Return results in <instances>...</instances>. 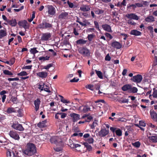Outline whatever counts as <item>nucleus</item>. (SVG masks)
Listing matches in <instances>:
<instances>
[{
    "instance_id": "f257e3e1",
    "label": "nucleus",
    "mask_w": 157,
    "mask_h": 157,
    "mask_svg": "<svg viewBox=\"0 0 157 157\" xmlns=\"http://www.w3.org/2000/svg\"><path fill=\"white\" fill-rule=\"evenodd\" d=\"M36 152V147L35 145L32 143L28 144L26 148L23 151L24 154L29 156L32 155Z\"/></svg>"
},
{
    "instance_id": "f03ea898",
    "label": "nucleus",
    "mask_w": 157,
    "mask_h": 157,
    "mask_svg": "<svg viewBox=\"0 0 157 157\" xmlns=\"http://www.w3.org/2000/svg\"><path fill=\"white\" fill-rule=\"evenodd\" d=\"M52 26V23L49 22L48 20H43L42 22L39 25V28L43 29H50Z\"/></svg>"
},
{
    "instance_id": "7ed1b4c3",
    "label": "nucleus",
    "mask_w": 157,
    "mask_h": 157,
    "mask_svg": "<svg viewBox=\"0 0 157 157\" xmlns=\"http://www.w3.org/2000/svg\"><path fill=\"white\" fill-rule=\"evenodd\" d=\"M79 53L84 57H88L90 55V51L86 47H82L78 49Z\"/></svg>"
},
{
    "instance_id": "20e7f679",
    "label": "nucleus",
    "mask_w": 157,
    "mask_h": 157,
    "mask_svg": "<svg viewBox=\"0 0 157 157\" xmlns=\"http://www.w3.org/2000/svg\"><path fill=\"white\" fill-rule=\"evenodd\" d=\"M46 7L47 8V11L46 13H48V16L52 17L55 15L56 13V10L55 8L52 5H48Z\"/></svg>"
},
{
    "instance_id": "39448f33",
    "label": "nucleus",
    "mask_w": 157,
    "mask_h": 157,
    "mask_svg": "<svg viewBox=\"0 0 157 157\" xmlns=\"http://www.w3.org/2000/svg\"><path fill=\"white\" fill-rule=\"evenodd\" d=\"M11 127L14 129L20 131H22L24 130L22 125L18 122H13L11 125Z\"/></svg>"
},
{
    "instance_id": "423d86ee",
    "label": "nucleus",
    "mask_w": 157,
    "mask_h": 157,
    "mask_svg": "<svg viewBox=\"0 0 157 157\" xmlns=\"http://www.w3.org/2000/svg\"><path fill=\"white\" fill-rule=\"evenodd\" d=\"M143 79V77L142 75L138 74L134 75L131 78L132 81L136 83H140L141 82Z\"/></svg>"
},
{
    "instance_id": "0eeeda50",
    "label": "nucleus",
    "mask_w": 157,
    "mask_h": 157,
    "mask_svg": "<svg viewBox=\"0 0 157 157\" xmlns=\"http://www.w3.org/2000/svg\"><path fill=\"white\" fill-rule=\"evenodd\" d=\"M86 104V105L80 106L79 109L82 112L86 113L89 111H90V104Z\"/></svg>"
},
{
    "instance_id": "6e6552de",
    "label": "nucleus",
    "mask_w": 157,
    "mask_h": 157,
    "mask_svg": "<svg viewBox=\"0 0 157 157\" xmlns=\"http://www.w3.org/2000/svg\"><path fill=\"white\" fill-rule=\"evenodd\" d=\"M9 135L11 138L16 140H19L20 137L17 132L15 130L10 131Z\"/></svg>"
},
{
    "instance_id": "1a4fd4ad",
    "label": "nucleus",
    "mask_w": 157,
    "mask_h": 157,
    "mask_svg": "<svg viewBox=\"0 0 157 157\" xmlns=\"http://www.w3.org/2000/svg\"><path fill=\"white\" fill-rule=\"evenodd\" d=\"M109 132V129L101 128L100 131L98 132V136L101 137H104L108 134Z\"/></svg>"
},
{
    "instance_id": "9d476101",
    "label": "nucleus",
    "mask_w": 157,
    "mask_h": 157,
    "mask_svg": "<svg viewBox=\"0 0 157 157\" xmlns=\"http://www.w3.org/2000/svg\"><path fill=\"white\" fill-rule=\"evenodd\" d=\"M51 34L50 33H46L42 34L41 40L42 41H48L51 39Z\"/></svg>"
},
{
    "instance_id": "9b49d317",
    "label": "nucleus",
    "mask_w": 157,
    "mask_h": 157,
    "mask_svg": "<svg viewBox=\"0 0 157 157\" xmlns=\"http://www.w3.org/2000/svg\"><path fill=\"white\" fill-rule=\"evenodd\" d=\"M18 24L20 26H22L25 29H29V25H28L27 21L25 20L19 21Z\"/></svg>"
},
{
    "instance_id": "f8f14e48",
    "label": "nucleus",
    "mask_w": 157,
    "mask_h": 157,
    "mask_svg": "<svg viewBox=\"0 0 157 157\" xmlns=\"http://www.w3.org/2000/svg\"><path fill=\"white\" fill-rule=\"evenodd\" d=\"M151 119L157 122V113L153 109H151L150 112Z\"/></svg>"
},
{
    "instance_id": "ddd939ff",
    "label": "nucleus",
    "mask_w": 157,
    "mask_h": 157,
    "mask_svg": "<svg viewBox=\"0 0 157 157\" xmlns=\"http://www.w3.org/2000/svg\"><path fill=\"white\" fill-rule=\"evenodd\" d=\"M50 141L52 143H54L57 144L61 142V140L57 136H53L50 139Z\"/></svg>"
},
{
    "instance_id": "4468645a",
    "label": "nucleus",
    "mask_w": 157,
    "mask_h": 157,
    "mask_svg": "<svg viewBox=\"0 0 157 157\" xmlns=\"http://www.w3.org/2000/svg\"><path fill=\"white\" fill-rule=\"evenodd\" d=\"M70 116L72 118L73 122L76 121L80 119L79 114L74 113H71Z\"/></svg>"
},
{
    "instance_id": "2eb2a0df",
    "label": "nucleus",
    "mask_w": 157,
    "mask_h": 157,
    "mask_svg": "<svg viewBox=\"0 0 157 157\" xmlns=\"http://www.w3.org/2000/svg\"><path fill=\"white\" fill-rule=\"evenodd\" d=\"M111 46L117 49H120L122 47V45L118 42L115 41L113 42L111 44Z\"/></svg>"
},
{
    "instance_id": "dca6fc26",
    "label": "nucleus",
    "mask_w": 157,
    "mask_h": 157,
    "mask_svg": "<svg viewBox=\"0 0 157 157\" xmlns=\"http://www.w3.org/2000/svg\"><path fill=\"white\" fill-rule=\"evenodd\" d=\"M126 17L128 19H133L138 20L139 19L138 17L135 14L133 13H128L125 15Z\"/></svg>"
},
{
    "instance_id": "f3484780",
    "label": "nucleus",
    "mask_w": 157,
    "mask_h": 157,
    "mask_svg": "<svg viewBox=\"0 0 157 157\" xmlns=\"http://www.w3.org/2000/svg\"><path fill=\"white\" fill-rule=\"evenodd\" d=\"M48 75V73L45 71H42L36 73V75L40 78H45Z\"/></svg>"
},
{
    "instance_id": "a211bd4d",
    "label": "nucleus",
    "mask_w": 157,
    "mask_h": 157,
    "mask_svg": "<svg viewBox=\"0 0 157 157\" xmlns=\"http://www.w3.org/2000/svg\"><path fill=\"white\" fill-rule=\"evenodd\" d=\"M40 102V100L38 98L34 101V104L35 106V109L36 111H37L39 109Z\"/></svg>"
},
{
    "instance_id": "6ab92c4d",
    "label": "nucleus",
    "mask_w": 157,
    "mask_h": 157,
    "mask_svg": "<svg viewBox=\"0 0 157 157\" xmlns=\"http://www.w3.org/2000/svg\"><path fill=\"white\" fill-rule=\"evenodd\" d=\"M68 14L67 12H62L59 15L58 17L59 19H65L67 18Z\"/></svg>"
},
{
    "instance_id": "aec40b11",
    "label": "nucleus",
    "mask_w": 157,
    "mask_h": 157,
    "mask_svg": "<svg viewBox=\"0 0 157 157\" xmlns=\"http://www.w3.org/2000/svg\"><path fill=\"white\" fill-rule=\"evenodd\" d=\"M102 27L103 29L108 32H110L111 31V27L108 24L103 25Z\"/></svg>"
},
{
    "instance_id": "412c9836",
    "label": "nucleus",
    "mask_w": 157,
    "mask_h": 157,
    "mask_svg": "<svg viewBox=\"0 0 157 157\" xmlns=\"http://www.w3.org/2000/svg\"><path fill=\"white\" fill-rule=\"evenodd\" d=\"M132 87V86L129 84H127L124 85L122 87V90L124 91H127L128 90H130L131 87Z\"/></svg>"
},
{
    "instance_id": "4be33fe9",
    "label": "nucleus",
    "mask_w": 157,
    "mask_h": 157,
    "mask_svg": "<svg viewBox=\"0 0 157 157\" xmlns=\"http://www.w3.org/2000/svg\"><path fill=\"white\" fill-rule=\"evenodd\" d=\"M130 34L132 35L138 36L140 35L141 33L140 31L134 29L131 31Z\"/></svg>"
},
{
    "instance_id": "5701e85b",
    "label": "nucleus",
    "mask_w": 157,
    "mask_h": 157,
    "mask_svg": "<svg viewBox=\"0 0 157 157\" xmlns=\"http://www.w3.org/2000/svg\"><path fill=\"white\" fill-rule=\"evenodd\" d=\"M149 140L153 143H157V135H152L148 137Z\"/></svg>"
},
{
    "instance_id": "b1692460",
    "label": "nucleus",
    "mask_w": 157,
    "mask_h": 157,
    "mask_svg": "<svg viewBox=\"0 0 157 157\" xmlns=\"http://www.w3.org/2000/svg\"><path fill=\"white\" fill-rule=\"evenodd\" d=\"M94 11L95 14L98 15L101 14L104 12V10L98 8L94 9Z\"/></svg>"
},
{
    "instance_id": "393cba45",
    "label": "nucleus",
    "mask_w": 157,
    "mask_h": 157,
    "mask_svg": "<svg viewBox=\"0 0 157 157\" xmlns=\"http://www.w3.org/2000/svg\"><path fill=\"white\" fill-rule=\"evenodd\" d=\"M7 23L12 26H15L17 23L16 19H14L12 20H9L8 21Z\"/></svg>"
},
{
    "instance_id": "a878e982",
    "label": "nucleus",
    "mask_w": 157,
    "mask_h": 157,
    "mask_svg": "<svg viewBox=\"0 0 157 157\" xmlns=\"http://www.w3.org/2000/svg\"><path fill=\"white\" fill-rule=\"evenodd\" d=\"M145 21L148 22H152L155 21V18L154 17L152 16H149L145 18Z\"/></svg>"
},
{
    "instance_id": "bb28decb",
    "label": "nucleus",
    "mask_w": 157,
    "mask_h": 157,
    "mask_svg": "<svg viewBox=\"0 0 157 157\" xmlns=\"http://www.w3.org/2000/svg\"><path fill=\"white\" fill-rule=\"evenodd\" d=\"M6 112L8 114H10L13 113H15L16 112V110L13 107L8 108Z\"/></svg>"
},
{
    "instance_id": "cd10ccee",
    "label": "nucleus",
    "mask_w": 157,
    "mask_h": 157,
    "mask_svg": "<svg viewBox=\"0 0 157 157\" xmlns=\"http://www.w3.org/2000/svg\"><path fill=\"white\" fill-rule=\"evenodd\" d=\"M87 42V40H84L83 39H80L76 41V42L78 44H85Z\"/></svg>"
},
{
    "instance_id": "c85d7f7f",
    "label": "nucleus",
    "mask_w": 157,
    "mask_h": 157,
    "mask_svg": "<svg viewBox=\"0 0 157 157\" xmlns=\"http://www.w3.org/2000/svg\"><path fill=\"white\" fill-rule=\"evenodd\" d=\"M46 123V121H44L41 122H39L37 124L38 127L40 128H44L45 126V123Z\"/></svg>"
},
{
    "instance_id": "c756f323",
    "label": "nucleus",
    "mask_w": 157,
    "mask_h": 157,
    "mask_svg": "<svg viewBox=\"0 0 157 157\" xmlns=\"http://www.w3.org/2000/svg\"><path fill=\"white\" fill-rule=\"evenodd\" d=\"M7 35V33L6 31L0 29V39L6 36Z\"/></svg>"
},
{
    "instance_id": "7c9ffc66",
    "label": "nucleus",
    "mask_w": 157,
    "mask_h": 157,
    "mask_svg": "<svg viewBox=\"0 0 157 157\" xmlns=\"http://www.w3.org/2000/svg\"><path fill=\"white\" fill-rule=\"evenodd\" d=\"M152 96L154 98H157V89L155 88H153V92L152 95L150 94L149 95V98H150Z\"/></svg>"
},
{
    "instance_id": "2f4dec72",
    "label": "nucleus",
    "mask_w": 157,
    "mask_h": 157,
    "mask_svg": "<svg viewBox=\"0 0 157 157\" xmlns=\"http://www.w3.org/2000/svg\"><path fill=\"white\" fill-rule=\"evenodd\" d=\"M84 145L85 147L86 148V150L88 151H90L92 150V147L87 143H84Z\"/></svg>"
},
{
    "instance_id": "473e14b6",
    "label": "nucleus",
    "mask_w": 157,
    "mask_h": 157,
    "mask_svg": "<svg viewBox=\"0 0 157 157\" xmlns=\"http://www.w3.org/2000/svg\"><path fill=\"white\" fill-rule=\"evenodd\" d=\"M80 9L83 11H87L90 9L89 6L85 5L80 7Z\"/></svg>"
},
{
    "instance_id": "72a5a7b5",
    "label": "nucleus",
    "mask_w": 157,
    "mask_h": 157,
    "mask_svg": "<svg viewBox=\"0 0 157 157\" xmlns=\"http://www.w3.org/2000/svg\"><path fill=\"white\" fill-rule=\"evenodd\" d=\"M3 72L5 75L10 76V77H12V75H13V73L8 70H4L3 71Z\"/></svg>"
},
{
    "instance_id": "f704fd0d",
    "label": "nucleus",
    "mask_w": 157,
    "mask_h": 157,
    "mask_svg": "<svg viewBox=\"0 0 157 157\" xmlns=\"http://www.w3.org/2000/svg\"><path fill=\"white\" fill-rule=\"evenodd\" d=\"M96 73L98 77L101 79H103V77L102 76V73L99 71H98L97 70H95Z\"/></svg>"
},
{
    "instance_id": "c9c22d12",
    "label": "nucleus",
    "mask_w": 157,
    "mask_h": 157,
    "mask_svg": "<svg viewBox=\"0 0 157 157\" xmlns=\"http://www.w3.org/2000/svg\"><path fill=\"white\" fill-rule=\"evenodd\" d=\"M59 96L60 98L61 101L63 103H70V102L69 101H67V100L64 99L63 97L60 95H59Z\"/></svg>"
},
{
    "instance_id": "e433bc0d",
    "label": "nucleus",
    "mask_w": 157,
    "mask_h": 157,
    "mask_svg": "<svg viewBox=\"0 0 157 157\" xmlns=\"http://www.w3.org/2000/svg\"><path fill=\"white\" fill-rule=\"evenodd\" d=\"M81 147V145L80 144L76 143V142H75V143H73L72 145H71V148H76Z\"/></svg>"
},
{
    "instance_id": "4c0bfd02",
    "label": "nucleus",
    "mask_w": 157,
    "mask_h": 157,
    "mask_svg": "<svg viewBox=\"0 0 157 157\" xmlns=\"http://www.w3.org/2000/svg\"><path fill=\"white\" fill-rule=\"evenodd\" d=\"M36 48H31L30 50V53L35 55V54L38 52V51L36 50Z\"/></svg>"
},
{
    "instance_id": "58836bf2",
    "label": "nucleus",
    "mask_w": 157,
    "mask_h": 157,
    "mask_svg": "<svg viewBox=\"0 0 157 157\" xmlns=\"http://www.w3.org/2000/svg\"><path fill=\"white\" fill-rule=\"evenodd\" d=\"M50 58L49 56H46V57H40L38 58V59L39 60H42L44 61L45 60H48Z\"/></svg>"
},
{
    "instance_id": "ea45409f",
    "label": "nucleus",
    "mask_w": 157,
    "mask_h": 157,
    "mask_svg": "<svg viewBox=\"0 0 157 157\" xmlns=\"http://www.w3.org/2000/svg\"><path fill=\"white\" fill-rule=\"evenodd\" d=\"M115 133L118 136H121L122 135V131L119 128L116 130Z\"/></svg>"
},
{
    "instance_id": "a19ab883",
    "label": "nucleus",
    "mask_w": 157,
    "mask_h": 157,
    "mask_svg": "<svg viewBox=\"0 0 157 157\" xmlns=\"http://www.w3.org/2000/svg\"><path fill=\"white\" fill-rule=\"evenodd\" d=\"M130 91L133 93H136L138 91L137 88L135 87H131V89L130 90Z\"/></svg>"
},
{
    "instance_id": "79ce46f5",
    "label": "nucleus",
    "mask_w": 157,
    "mask_h": 157,
    "mask_svg": "<svg viewBox=\"0 0 157 157\" xmlns=\"http://www.w3.org/2000/svg\"><path fill=\"white\" fill-rule=\"evenodd\" d=\"M97 121L95 120L93 122V123L90 125V127L91 128L94 129L95 127H96L97 125Z\"/></svg>"
},
{
    "instance_id": "37998d69",
    "label": "nucleus",
    "mask_w": 157,
    "mask_h": 157,
    "mask_svg": "<svg viewBox=\"0 0 157 157\" xmlns=\"http://www.w3.org/2000/svg\"><path fill=\"white\" fill-rule=\"evenodd\" d=\"M18 76H26L28 75V73L25 71H22L17 74Z\"/></svg>"
},
{
    "instance_id": "c03bdc74",
    "label": "nucleus",
    "mask_w": 157,
    "mask_h": 157,
    "mask_svg": "<svg viewBox=\"0 0 157 157\" xmlns=\"http://www.w3.org/2000/svg\"><path fill=\"white\" fill-rule=\"evenodd\" d=\"M132 145L136 147H139L140 145V143L139 141H136L132 143Z\"/></svg>"
},
{
    "instance_id": "a18cd8bd",
    "label": "nucleus",
    "mask_w": 157,
    "mask_h": 157,
    "mask_svg": "<svg viewBox=\"0 0 157 157\" xmlns=\"http://www.w3.org/2000/svg\"><path fill=\"white\" fill-rule=\"evenodd\" d=\"M94 35H93V34L88 35L87 36V38L88 39V40L89 41H91L92 40L93 38L94 37Z\"/></svg>"
},
{
    "instance_id": "49530a36",
    "label": "nucleus",
    "mask_w": 157,
    "mask_h": 157,
    "mask_svg": "<svg viewBox=\"0 0 157 157\" xmlns=\"http://www.w3.org/2000/svg\"><path fill=\"white\" fill-rule=\"evenodd\" d=\"M128 100L126 99H123L121 98L119 101L121 103H125L128 102Z\"/></svg>"
},
{
    "instance_id": "de8ad7c7",
    "label": "nucleus",
    "mask_w": 157,
    "mask_h": 157,
    "mask_svg": "<svg viewBox=\"0 0 157 157\" xmlns=\"http://www.w3.org/2000/svg\"><path fill=\"white\" fill-rule=\"evenodd\" d=\"M53 66V64L52 63H50L48 64L46 66H44L43 67V69L48 70L50 67H52Z\"/></svg>"
},
{
    "instance_id": "09e8293b",
    "label": "nucleus",
    "mask_w": 157,
    "mask_h": 157,
    "mask_svg": "<svg viewBox=\"0 0 157 157\" xmlns=\"http://www.w3.org/2000/svg\"><path fill=\"white\" fill-rule=\"evenodd\" d=\"M57 114H59V115H61V118L62 119L66 117L67 116V114L64 113H57Z\"/></svg>"
},
{
    "instance_id": "8fccbe9b",
    "label": "nucleus",
    "mask_w": 157,
    "mask_h": 157,
    "mask_svg": "<svg viewBox=\"0 0 157 157\" xmlns=\"http://www.w3.org/2000/svg\"><path fill=\"white\" fill-rule=\"evenodd\" d=\"M131 132L132 130L130 128L128 129L125 132V136H127L128 135L129 133H131Z\"/></svg>"
},
{
    "instance_id": "3c124183",
    "label": "nucleus",
    "mask_w": 157,
    "mask_h": 157,
    "mask_svg": "<svg viewBox=\"0 0 157 157\" xmlns=\"http://www.w3.org/2000/svg\"><path fill=\"white\" fill-rule=\"evenodd\" d=\"M93 117L91 116H89L88 115V116L87 117V120H85V121L86 122H89L91 121V120L93 119Z\"/></svg>"
},
{
    "instance_id": "603ef678",
    "label": "nucleus",
    "mask_w": 157,
    "mask_h": 157,
    "mask_svg": "<svg viewBox=\"0 0 157 157\" xmlns=\"http://www.w3.org/2000/svg\"><path fill=\"white\" fill-rule=\"evenodd\" d=\"M94 86L92 85L89 84L87 85V86H86V87L87 88H88L89 89L91 90H94V89H93Z\"/></svg>"
},
{
    "instance_id": "864d4df0",
    "label": "nucleus",
    "mask_w": 157,
    "mask_h": 157,
    "mask_svg": "<svg viewBox=\"0 0 157 157\" xmlns=\"http://www.w3.org/2000/svg\"><path fill=\"white\" fill-rule=\"evenodd\" d=\"M86 141L89 143L92 144L93 143L94 140L93 138L91 137L88 138Z\"/></svg>"
},
{
    "instance_id": "5fc2aeb1",
    "label": "nucleus",
    "mask_w": 157,
    "mask_h": 157,
    "mask_svg": "<svg viewBox=\"0 0 157 157\" xmlns=\"http://www.w3.org/2000/svg\"><path fill=\"white\" fill-rule=\"evenodd\" d=\"M67 3L70 8H73V7L74 5L72 3L70 2L69 1H68Z\"/></svg>"
},
{
    "instance_id": "6e6d98bb",
    "label": "nucleus",
    "mask_w": 157,
    "mask_h": 157,
    "mask_svg": "<svg viewBox=\"0 0 157 157\" xmlns=\"http://www.w3.org/2000/svg\"><path fill=\"white\" fill-rule=\"evenodd\" d=\"M94 24L96 29L98 30H100L99 25L98 22L96 21H94Z\"/></svg>"
},
{
    "instance_id": "4d7b16f0",
    "label": "nucleus",
    "mask_w": 157,
    "mask_h": 157,
    "mask_svg": "<svg viewBox=\"0 0 157 157\" xmlns=\"http://www.w3.org/2000/svg\"><path fill=\"white\" fill-rule=\"evenodd\" d=\"M75 141L73 139V140L70 139L69 140L68 142V145L70 146L71 147V145H72L73 144V143H75Z\"/></svg>"
},
{
    "instance_id": "13d9d810",
    "label": "nucleus",
    "mask_w": 157,
    "mask_h": 157,
    "mask_svg": "<svg viewBox=\"0 0 157 157\" xmlns=\"http://www.w3.org/2000/svg\"><path fill=\"white\" fill-rule=\"evenodd\" d=\"M44 87L45 84L43 83V85H39V87L38 88L41 91H43L44 90Z\"/></svg>"
},
{
    "instance_id": "bf43d9fd",
    "label": "nucleus",
    "mask_w": 157,
    "mask_h": 157,
    "mask_svg": "<svg viewBox=\"0 0 157 157\" xmlns=\"http://www.w3.org/2000/svg\"><path fill=\"white\" fill-rule=\"evenodd\" d=\"M105 59L106 61H109L110 60L111 57L109 56V54H107L105 56Z\"/></svg>"
},
{
    "instance_id": "052dcab7",
    "label": "nucleus",
    "mask_w": 157,
    "mask_h": 157,
    "mask_svg": "<svg viewBox=\"0 0 157 157\" xmlns=\"http://www.w3.org/2000/svg\"><path fill=\"white\" fill-rule=\"evenodd\" d=\"M128 24L132 25H136V23L133 21H132L131 20H128L127 22Z\"/></svg>"
},
{
    "instance_id": "680f3d73",
    "label": "nucleus",
    "mask_w": 157,
    "mask_h": 157,
    "mask_svg": "<svg viewBox=\"0 0 157 157\" xmlns=\"http://www.w3.org/2000/svg\"><path fill=\"white\" fill-rule=\"evenodd\" d=\"M8 80L9 81H18L19 80V79L18 78H8Z\"/></svg>"
},
{
    "instance_id": "e2e57ef3",
    "label": "nucleus",
    "mask_w": 157,
    "mask_h": 157,
    "mask_svg": "<svg viewBox=\"0 0 157 157\" xmlns=\"http://www.w3.org/2000/svg\"><path fill=\"white\" fill-rule=\"evenodd\" d=\"M79 80V79L78 78L76 79L75 78H74L72 79H71L70 80V82H77Z\"/></svg>"
},
{
    "instance_id": "0e129e2a",
    "label": "nucleus",
    "mask_w": 157,
    "mask_h": 157,
    "mask_svg": "<svg viewBox=\"0 0 157 157\" xmlns=\"http://www.w3.org/2000/svg\"><path fill=\"white\" fill-rule=\"evenodd\" d=\"M6 154L7 157H10L11 156V152L10 150H8L7 151Z\"/></svg>"
},
{
    "instance_id": "69168bd1",
    "label": "nucleus",
    "mask_w": 157,
    "mask_h": 157,
    "mask_svg": "<svg viewBox=\"0 0 157 157\" xmlns=\"http://www.w3.org/2000/svg\"><path fill=\"white\" fill-rule=\"evenodd\" d=\"M139 125L143 127H145L146 126V124L143 121H139Z\"/></svg>"
},
{
    "instance_id": "338daca9",
    "label": "nucleus",
    "mask_w": 157,
    "mask_h": 157,
    "mask_svg": "<svg viewBox=\"0 0 157 157\" xmlns=\"http://www.w3.org/2000/svg\"><path fill=\"white\" fill-rule=\"evenodd\" d=\"M24 6H22L20 7V8L19 9H15L13 10L15 12H19L21 10H23L24 9Z\"/></svg>"
},
{
    "instance_id": "774afa93",
    "label": "nucleus",
    "mask_w": 157,
    "mask_h": 157,
    "mask_svg": "<svg viewBox=\"0 0 157 157\" xmlns=\"http://www.w3.org/2000/svg\"><path fill=\"white\" fill-rule=\"evenodd\" d=\"M105 36L108 37H109L110 39H112L113 37L112 35L109 33H106L105 34Z\"/></svg>"
}]
</instances>
